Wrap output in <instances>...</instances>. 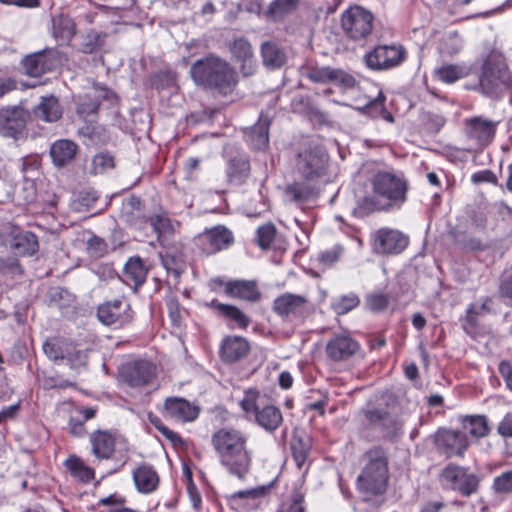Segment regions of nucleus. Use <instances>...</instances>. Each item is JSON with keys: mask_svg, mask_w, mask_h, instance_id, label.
Listing matches in <instances>:
<instances>
[{"mask_svg": "<svg viewBox=\"0 0 512 512\" xmlns=\"http://www.w3.org/2000/svg\"><path fill=\"white\" fill-rule=\"evenodd\" d=\"M225 295L252 303L259 301L262 296L255 280L244 279L229 280Z\"/></svg>", "mask_w": 512, "mask_h": 512, "instance_id": "25", "label": "nucleus"}, {"mask_svg": "<svg viewBox=\"0 0 512 512\" xmlns=\"http://www.w3.org/2000/svg\"><path fill=\"white\" fill-rule=\"evenodd\" d=\"M36 118L52 123L58 121L63 114L62 107L54 95L42 96L37 106L33 109Z\"/></svg>", "mask_w": 512, "mask_h": 512, "instance_id": "30", "label": "nucleus"}, {"mask_svg": "<svg viewBox=\"0 0 512 512\" xmlns=\"http://www.w3.org/2000/svg\"><path fill=\"white\" fill-rule=\"evenodd\" d=\"M264 494V488H252L247 490H240L237 492H234L230 496H228V500L232 506L236 504L238 500H244V499H256Z\"/></svg>", "mask_w": 512, "mask_h": 512, "instance_id": "61", "label": "nucleus"}, {"mask_svg": "<svg viewBox=\"0 0 512 512\" xmlns=\"http://www.w3.org/2000/svg\"><path fill=\"white\" fill-rule=\"evenodd\" d=\"M211 445L220 465L240 480L252 467L253 452L248 448V435L234 427H222L211 436Z\"/></svg>", "mask_w": 512, "mask_h": 512, "instance_id": "2", "label": "nucleus"}, {"mask_svg": "<svg viewBox=\"0 0 512 512\" xmlns=\"http://www.w3.org/2000/svg\"><path fill=\"white\" fill-rule=\"evenodd\" d=\"M389 296L385 293L374 292L368 294L365 300L366 306L373 312L384 311L389 305Z\"/></svg>", "mask_w": 512, "mask_h": 512, "instance_id": "58", "label": "nucleus"}, {"mask_svg": "<svg viewBox=\"0 0 512 512\" xmlns=\"http://www.w3.org/2000/svg\"><path fill=\"white\" fill-rule=\"evenodd\" d=\"M360 298L355 293H349L334 298L331 302V308L338 315H344L358 307Z\"/></svg>", "mask_w": 512, "mask_h": 512, "instance_id": "47", "label": "nucleus"}, {"mask_svg": "<svg viewBox=\"0 0 512 512\" xmlns=\"http://www.w3.org/2000/svg\"><path fill=\"white\" fill-rule=\"evenodd\" d=\"M364 465L356 480L357 490L368 497L383 495L389 481V459L386 449L374 446L362 456Z\"/></svg>", "mask_w": 512, "mask_h": 512, "instance_id": "4", "label": "nucleus"}, {"mask_svg": "<svg viewBox=\"0 0 512 512\" xmlns=\"http://www.w3.org/2000/svg\"><path fill=\"white\" fill-rule=\"evenodd\" d=\"M364 415L369 425L377 428L384 439L392 440L402 434L403 422L386 409H368Z\"/></svg>", "mask_w": 512, "mask_h": 512, "instance_id": "16", "label": "nucleus"}, {"mask_svg": "<svg viewBox=\"0 0 512 512\" xmlns=\"http://www.w3.org/2000/svg\"><path fill=\"white\" fill-rule=\"evenodd\" d=\"M114 166V157L108 152L98 153L92 159V172L94 174H102L114 168Z\"/></svg>", "mask_w": 512, "mask_h": 512, "instance_id": "55", "label": "nucleus"}, {"mask_svg": "<svg viewBox=\"0 0 512 512\" xmlns=\"http://www.w3.org/2000/svg\"><path fill=\"white\" fill-rule=\"evenodd\" d=\"M498 370L506 388L512 392V364L508 360H502L498 365Z\"/></svg>", "mask_w": 512, "mask_h": 512, "instance_id": "63", "label": "nucleus"}, {"mask_svg": "<svg viewBox=\"0 0 512 512\" xmlns=\"http://www.w3.org/2000/svg\"><path fill=\"white\" fill-rule=\"evenodd\" d=\"M497 432L503 438H512V412L504 415L497 426Z\"/></svg>", "mask_w": 512, "mask_h": 512, "instance_id": "64", "label": "nucleus"}, {"mask_svg": "<svg viewBox=\"0 0 512 512\" xmlns=\"http://www.w3.org/2000/svg\"><path fill=\"white\" fill-rule=\"evenodd\" d=\"M207 306L215 309L217 314L229 322V327L232 329L238 328L246 330L251 323L248 315L235 305L220 303L217 300H212Z\"/></svg>", "mask_w": 512, "mask_h": 512, "instance_id": "26", "label": "nucleus"}, {"mask_svg": "<svg viewBox=\"0 0 512 512\" xmlns=\"http://www.w3.org/2000/svg\"><path fill=\"white\" fill-rule=\"evenodd\" d=\"M385 100V95L383 94V92L380 91L374 99L369 100L362 107H357V110L360 113L367 115L371 118H379L381 112H383L384 110Z\"/></svg>", "mask_w": 512, "mask_h": 512, "instance_id": "50", "label": "nucleus"}, {"mask_svg": "<svg viewBox=\"0 0 512 512\" xmlns=\"http://www.w3.org/2000/svg\"><path fill=\"white\" fill-rule=\"evenodd\" d=\"M147 272L140 257H131L124 266L123 281L128 285L139 287L145 282Z\"/></svg>", "mask_w": 512, "mask_h": 512, "instance_id": "36", "label": "nucleus"}, {"mask_svg": "<svg viewBox=\"0 0 512 512\" xmlns=\"http://www.w3.org/2000/svg\"><path fill=\"white\" fill-rule=\"evenodd\" d=\"M369 244L376 255H399L409 245V236L397 229L382 227L370 234Z\"/></svg>", "mask_w": 512, "mask_h": 512, "instance_id": "9", "label": "nucleus"}, {"mask_svg": "<svg viewBox=\"0 0 512 512\" xmlns=\"http://www.w3.org/2000/svg\"><path fill=\"white\" fill-rule=\"evenodd\" d=\"M99 194L93 189L78 192L72 200V209L76 212H85L95 207Z\"/></svg>", "mask_w": 512, "mask_h": 512, "instance_id": "45", "label": "nucleus"}, {"mask_svg": "<svg viewBox=\"0 0 512 512\" xmlns=\"http://www.w3.org/2000/svg\"><path fill=\"white\" fill-rule=\"evenodd\" d=\"M360 343L349 333L334 334L326 344L327 357L334 362L347 361L360 351Z\"/></svg>", "mask_w": 512, "mask_h": 512, "instance_id": "17", "label": "nucleus"}, {"mask_svg": "<svg viewBox=\"0 0 512 512\" xmlns=\"http://www.w3.org/2000/svg\"><path fill=\"white\" fill-rule=\"evenodd\" d=\"M420 118L424 129L432 134L438 133L446 122L442 115L431 111L423 112Z\"/></svg>", "mask_w": 512, "mask_h": 512, "instance_id": "51", "label": "nucleus"}, {"mask_svg": "<svg viewBox=\"0 0 512 512\" xmlns=\"http://www.w3.org/2000/svg\"><path fill=\"white\" fill-rule=\"evenodd\" d=\"M57 64V52L54 49H43L25 56L21 61L25 74L30 77H40L52 71Z\"/></svg>", "mask_w": 512, "mask_h": 512, "instance_id": "20", "label": "nucleus"}, {"mask_svg": "<svg viewBox=\"0 0 512 512\" xmlns=\"http://www.w3.org/2000/svg\"><path fill=\"white\" fill-rule=\"evenodd\" d=\"M11 249L21 256H32L39 248L37 236L30 231L15 233L10 243Z\"/></svg>", "mask_w": 512, "mask_h": 512, "instance_id": "34", "label": "nucleus"}, {"mask_svg": "<svg viewBox=\"0 0 512 512\" xmlns=\"http://www.w3.org/2000/svg\"><path fill=\"white\" fill-rule=\"evenodd\" d=\"M370 185L372 193L357 203L356 212L361 216L400 209L407 200L408 183L400 174L378 171L370 178Z\"/></svg>", "mask_w": 512, "mask_h": 512, "instance_id": "1", "label": "nucleus"}, {"mask_svg": "<svg viewBox=\"0 0 512 512\" xmlns=\"http://www.w3.org/2000/svg\"><path fill=\"white\" fill-rule=\"evenodd\" d=\"M164 413L167 417L185 423L196 420L200 408L182 397H168L164 401Z\"/></svg>", "mask_w": 512, "mask_h": 512, "instance_id": "23", "label": "nucleus"}, {"mask_svg": "<svg viewBox=\"0 0 512 512\" xmlns=\"http://www.w3.org/2000/svg\"><path fill=\"white\" fill-rule=\"evenodd\" d=\"M464 47V40L457 31H448L440 39L438 51L442 56L453 57Z\"/></svg>", "mask_w": 512, "mask_h": 512, "instance_id": "39", "label": "nucleus"}, {"mask_svg": "<svg viewBox=\"0 0 512 512\" xmlns=\"http://www.w3.org/2000/svg\"><path fill=\"white\" fill-rule=\"evenodd\" d=\"M76 32L77 26L72 17L63 13L52 16L51 33L57 41L69 44Z\"/></svg>", "mask_w": 512, "mask_h": 512, "instance_id": "29", "label": "nucleus"}, {"mask_svg": "<svg viewBox=\"0 0 512 512\" xmlns=\"http://www.w3.org/2000/svg\"><path fill=\"white\" fill-rule=\"evenodd\" d=\"M189 74L197 86L216 91L223 96L231 94L238 84L236 69L214 53L196 60L191 65Z\"/></svg>", "mask_w": 512, "mask_h": 512, "instance_id": "3", "label": "nucleus"}, {"mask_svg": "<svg viewBox=\"0 0 512 512\" xmlns=\"http://www.w3.org/2000/svg\"><path fill=\"white\" fill-rule=\"evenodd\" d=\"M64 466L73 478L82 483H90L95 478L94 469L87 466L85 462L76 455H70L65 460Z\"/></svg>", "mask_w": 512, "mask_h": 512, "instance_id": "37", "label": "nucleus"}, {"mask_svg": "<svg viewBox=\"0 0 512 512\" xmlns=\"http://www.w3.org/2000/svg\"><path fill=\"white\" fill-rule=\"evenodd\" d=\"M148 419L150 423L174 445L182 444L183 441L181 436L178 433L169 429L166 425H164V423L159 417L153 414H149Z\"/></svg>", "mask_w": 512, "mask_h": 512, "instance_id": "57", "label": "nucleus"}, {"mask_svg": "<svg viewBox=\"0 0 512 512\" xmlns=\"http://www.w3.org/2000/svg\"><path fill=\"white\" fill-rule=\"evenodd\" d=\"M88 355L86 350L78 348V345L68 340L63 355V361L66 360L71 368L85 366Z\"/></svg>", "mask_w": 512, "mask_h": 512, "instance_id": "46", "label": "nucleus"}, {"mask_svg": "<svg viewBox=\"0 0 512 512\" xmlns=\"http://www.w3.org/2000/svg\"><path fill=\"white\" fill-rule=\"evenodd\" d=\"M440 480L445 489L457 491L465 497L476 493L479 488L478 476L469 473L467 468L454 463H449L442 469Z\"/></svg>", "mask_w": 512, "mask_h": 512, "instance_id": "10", "label": "nucleus"}, {"mask_svg": "<svg viewBox=\"0 0 512 512\" xmlns=\"http://www.w3.org/2000/svg\"><path fill=\"white\" fill-rule=\"evenodd\" d=\"M330 71V66L311 65L306 67L304 76L314 83L329 84Z\"/></svg>", "mask_w": 512, "mask_h": 512, "instance_id": "52", "label": "nucleus"}, {"mask_svg": "<svg viewBox=\"0 0 512 512\" xmlns=\"http://www.w3.org/2000/svg\"><path fill=\"white\" fill-rule=\"evenodd\" d=\"M226 174L230 183L235 185L244 184L250 175L248 157L239 155L231 158L227 163Z\"/></svg>", "mask_w": 512, "mask_h": 512, "instance_id": "33", "label": "nucleus"}, {"mask_svg": "<svg viewBox=\"0 0 512 512\" xmlns=\"http://www.w3.org/2000/svg\"><path fill=\"white\" fill-rule=\"evenodd\" d=\"M30 117V112L20 105L1 107L0 135L15 140L23 138Z\"/></svg>", "mask_w": 512, "mask_h": 512, "instance_id": "11", "label": "nucleus"}, {"mask_svg": "<svg viewBox=\"0 0 512 512\" xmlns=\"http://www.w3.org/2000/svg\"><path fill=\"white\" fill-rule=\"evenodd\" d=\"M162 264L168 273L174 277H179L184 270V262L178 255L166 253L162 256Z\"/></svg>", "mask_w": 512, "mask_h": 512, "instance_id": "59", "label": "nucleus"}, {"mask_svg": "<svg viewBox=\"0 0 512 512\" xmlns=\"http://www.w3.org/2000/svg\"><path fill=\"white\" fill-rule=\"evenodd\" d=\"M375 17L373 13L360 6L353 5L341 14V29L349 40L366 41L373 32Z\"/></svg>", "mask_w": 512, "mask_h": 512, "instance_id": "7", "label": "nucleus"}, {"mask_svg": "<svg viewBox=\"0 0 512 512\" xmlns=\"http://www.w3.org/2000/svg\"><path fill=\"white\" fill-rule=\"evenodd\" d=\"M147 221L157 234V239L162 246L174 235L176 225H178L170 219L166 212L152 214Z\"/></svg>", "mask_w": 512, "mask_h": 512, "instance_id": "32", "label": "nucleus"}, {"mask_svg": "<svg viewBox=\"0 0 512 512\" xmlns=\"http://www.w3.org/2000/svg\"><path fill=\"white\" fill-rule=\"evenodd\" d=\"M511 81V73L505 61L491 53L483 61L479 81L474 89L486 97L498 100Z\"/></svg>", "mask_w": 512, "mask_h": 512, "instance_id": "5", "label": "nucleus"}, {"mask_svg": "<svg viewBox=\"0 0 512 512\" xmlns=\"http://www.w3.org/2000/svg\"><path fill=\"white\" fill-rule=\"evenodd\" d=\"M405 58L406 50L402 46L382 45L365 55V63L368 68L380 71L400 65Z\"/></svg>", "mask_w": 512, "mask_h": 512, "instance_id": "14", "label": "nucleus"}, {"mask_svg": "<svg viewBox=\"0 0 512 512\" xmlns=\"http://www.w3.org/2000/svg\"><path fill=\"white\" fill-rule=\"evenodd\" d=\"M239 405L246 418L253 419L266 432L276 431L283 423L281 410L275 405L266 403L264 396L257 389L245 390Z\"/></svg>", "mask_w": 512, "mask_h": 512, "instance_id": "6", "label": "nucleus"}, {"mask_svg": "<svg viewBox=\"0 0 512 512\" xmlns=\"http://www.w3.org/2000/svg\"><path fill=\"white\" fill-rule=\"evenodd\" d=\"M269 127L270 118L261 113L257 123L246 134V141L253 149L262 150L268 146Z\"/></svg>", "mask_w": 512, "mask_h": 512, "instance_id": "31", "label": "nucleus"}, {"mask_svg": "<svg viewBox=\"0 0 512 512\" xmlns=\"http://www.w3.org/2000/svg\"><path fill=\"white\" fill-rule=\"evenodd\" d=\"M263 64L269 68H280L286 62V54L279 45L273 41H266L261 45Z\"/></svg>", "mask_w": 512, "mask_h": 512, "instance_id": "38", "label": "nucleus"}, {"mask_svg": "<svg viewBox=\"0 0 512 512\" xmlns=\"http://www.w3.org/2000/svg\"><path fill=\"white\" fill-rule=\"evenodd\" d=\"M67 339L63 338H49L43 343L44 354L52 361H63Z\"/></svg>", "mask_w": 512, "mask_h": 512, "instance_id": "48", "label": "nucleus"}, {"mask_svg": "<svg viewBox=\"0 0 512 512\" xmlns=\"http://www.w3.org/2000/svg\"><path fill=\"white\" fill-rule=\"evenodd\" d=\"M433 442L438 451L447 458L463 457L470 442L465 432L439 428L433 435Z\"/></svg>", "mask_w": 512, "mask_h": 512, "instance_id": "12", "label": "nucleus"}, {"mask_svg": "<svg viewBox=\"0 0 512 512\" xmlns=\"http://www.w3.org/2000/svg\"><path fill=\"white\" fill-rule=\"evenodd\" d=\"M230 51L237 62L241 63V72L250 76L254 72V53L249 41L243 37L235 39L230 45Z\"/></svg>", "mask_w": 512, "mask_h": 512, "instance_id": "28", "label": "nucleus"}, {"mask_svg": "<svg viewBox=\"0 0 512 512\" xmlns=\"http://www.w3.org/2000/svg\"><path fill=\"white\" fill-rule=\"evenodd\" d=\"M136 490L141 494H151L157 490L160 482L156 469L149 463H141L132 471Z\"/></svg>", "mask_w": 512, "mask_h": 512, "instance_id": "24", "label": "nucleus"}, {"mask_svg": "<svg viewBox=\"0 0 512 512\" xmlns=\"http://www.w3.org/2000/svg\"><path fill=\"white\" fill-rule=\"evenodd\" d=\"M465 131L469 140L481 148L487 147L495 138L498 122L482 116H475L464 120Z\"/></svg>", "mask_w": 512, "mask_h": 512, "instance_id": "19", "label": "nucleus"}, {"mask_svg": "<svg viewBox=\"0 0 512 512\" xmlns=\"http://www.w3.org/2000/svg\"><path fill=\"white\" fill-rule=\"evenodd\" d=\"M175 77L170 71H160L153 77V85L157 89H165L173 85Z\"/></svg>", "mask_w": 512, "mask_h": 512, "instance_id": "62", "label": "nucleus"}, {"mask_svg": "<svg viewBox=\"0 0 512 512\" xmlns=\"http://www.w3.org/2000/svg\"><path fill=\"white\" fill-rule=\"evenodd\" d=\"M329 155L325 148L318 144L309 143L298 152L296 168L299 174L308 182H318L327 173Z\"/></svg>", "mask_w": 512, "mask_h": 512, "instance_id": "8", "label": "nucleus"}, {"mask_svg": "<svg viewBox=\"0 0 512 512\" xmlns=\"http://www.w3.org/2000/svg\"><path fill=\"white\" fill-rule=\"evenodd\" d=\"M299 2V0H273L268 6L267 13L273 20L280 21L295 12Z\"/></svg>", "mask_w": 512, "mask_h": 512, "instance_id": "43", "label": "nucleus"}, {"mask_svg": "<svg viewBox=\"0 0 512 512\" xmlns=\"http://www.w3.org/2000/svg\"><path fill=\"white\" fill-rule=\"evenodd\" d=\"M89 441L92 448V454L99 460H108L112 458L115 452L116 439L114 435L107 430H97L91 433Z\"/></svg>", "mask_w": 512, "mask_h": 512, "instance_id": "27", "label": "nucleus"}, {"mask_svg": "<svg viewBox=\"0 0 512 512\" xmlns=\"http://www.w3.org/2000/svg\"><path fill=\"white\" fill-rule=\"evenodd\" d=\"M87 252L93 258L103 257L107 253V243L104 239L93 235L87 241Z\"/></svg>", "mask_w": 512, "mask_h": 512, "instance_id": "60", "label": "nucleus"}, {"mask_svg": "<svg viewBox=\"0 0 512 512\" xmlns=\"http://www.w3.org/2000/svg\"><path fill=\"white\" fill-rule=\"evenodd\" d=\"M492 489L495 494L507 495L512 493V469L502 472L493 480Z\"/></svg>", "mask_w": 512, "mask_h": 512, "instance_id": "54", "label": "nucleus"}, {"mask_svg": "<svg viewBox=\"0 0 512 512\" xmlns=\"http://www.w3.org/2000/svg\"><path fill=\"white\" fill-rule=\"evenodd\" d=\"M329 83L345 90L353 89L357 85V81L353 75L342 69L332 67L330 71Z\"/></svg>", "mask_w": 512, "mask_h": 512, "instance_id": "49", "label": "nucleus"}, {"mask_svg": "<svg viewBox=\"0 0 512 512\" xmlns=\"http://www.w3.org/2000/svg\"><path fill=\"white\" fill-rule=\"evenodd\" d=\"M305 491L301 485L294 486L290 495V504L287 509L279 512H305L306 507L304 504Z\"/></svg>", "mask_w": 512, "mask_h": 512, "instance_id": "56", "label": "nucleus"}, {"mask_svg": "<svg viewBox=\"0 0 512 512\" xmlns=\"http://www.w3.org/2000/svg\"><path fill=\"white\" fill-rule=\"evenodd\" d=\"M463 428L475 438H483L489 434L490 428L484 415H468L462 419Z\"/></svg>", "mask_w": 512, "mask_h": 512, "instance_id": "42", "label": "nucleus"}, {"mask_svg": "<svg viewBox=\"0 0 512 512\" xmlns=\"http://www.w3.org/2000/svg\"><path fill=\"white\" fill-rule=\"evenodd\" d=\"M314 182H294L285 189L286 195L295 203H304L316 196L317 191Z\"/></svg>", "mask_w": 512, "mask_h": 512, "instance_id": "41", "label": "nucleus"}, {"mask_svg": "<svg viewBox=\"0 0 512 512\" xmlns=\"http://www.w3.org/2000/svg\"><path fill=\"white\" fill-rule=\"evenodd\" d=\"M276 236V228L272 223H266L257 229L256 242L262 249L270 248Z\"/></svg>", "mask_w": 512, "mask_h": 512, "instance_id": "53", "label": "nucleus"}, {"mask_svg": "<svg viewBox=\"0 0 512 512\" xmlns=\"http://www.w3.org/2000/svg\"><path fill=\"white\" fill-rule=\"evenodd\" d=\"M77 152V145L67 139L57 140L51 145L50 156L53 163L62 167L72 161Z\"/></svg>", "mask_w": 512, "mask_h": 512, "instance_id": "35", "label": "nucleus"}, {"mask_svg": "<svg viewBox=\"0 0 512 512\" xmlns=\"http://www.w3.org/2000/svg\"><path fill=\"white\" fill-rule=\"evenodd\" d=\"M250 352V343L242 336H225L219 347V357L223 363L234 364L245 358Z\"/></svg>", "mask_w": 512, "mask_h": 512, "instance_id": "22", "label": "nucleus"}, {"mask_svg": "<svg viewBox=\"0 0 512 512\" xmlns=\"http://www.w3.org/2000/svg\"><path fill=\"white\" fill-rule=\"evenodd\" d=\"M311 450V440L304 434L295 433L291 438V451L298 468L306 463Z\"/></svg>", "mask_w": 512, "mask_h": 512, "instance_id": "40", "label": "nucleus"}, {"mask_svg": "<svg viewBox=\"0 0 512 512\" xmlns=\"http://www.w3.org/2000/svg\"><path fill=\"white\" fill-rule=\"evenodd\" d=\"M273 309L286 320H302L308 311V300L302 295L285 293L274 300Z\"/></svg>", "mask_w": 512, "mask_h": 512, "instance_id": "18", "label": "nucleus"}, {"mask_svg": "<svg viewBox=\"0 0 512 512\" xmlns=\"http://www.w3.org/2000/svg\"><path fill=\"white\" fill-rule=\"evenodd\" d=\"M470 70L465 65L446 64L436 70L438 78L445 83H454L459 79L468 76Z\"/></svg>", "mask_w": 512, "mask_h": 512, "instance_id": "44", "label": "nucleus"}, {"mask_svg": "<svg viewBox=\"0 0 512 512\" xmlns=\"http://www.w3.org/2000/svg\"><path fill=\"white\" fill-rule=\"evenodd\" d=\"M119 377L132 388L145 387L156 378V366L148 360L127 362L120 367Z\"/></svg>", "mask_w": 512, "mask_h": 512, "instance_id": "13", "label": "nucleus"}, {"mask_svg": "<svg viewBox=\"0 0 512 512\" xmlns=\"http://www.w3.org/2000/svg\"><path fill=\"white\" fill-rule=\"evenodd\" d=\"M97 317L104 325L120 328L130 323L133 318V312L127 301L124 299H114L106 301L98 307Z\"/></svg>", "mask_w": 512, "mask_h": 512, "instance_id": "15", "label": "nucleus"}, {"mask_svg": "<svg viewBox=\"0 0 512 512\" xmlns=\"http://www.w3.org/2000/svg\"><path fill=\"white\" fill-rule=\"evenodd\" d=\"M233 242L234 237L232 232L221 225L206 230L198 237V244L203 253L207 255L227 249Z\"/></svg>", "mask_w": 512, "mask_h": 512, "instance_id": "21", "label": "nucleus"}]
</instances>
